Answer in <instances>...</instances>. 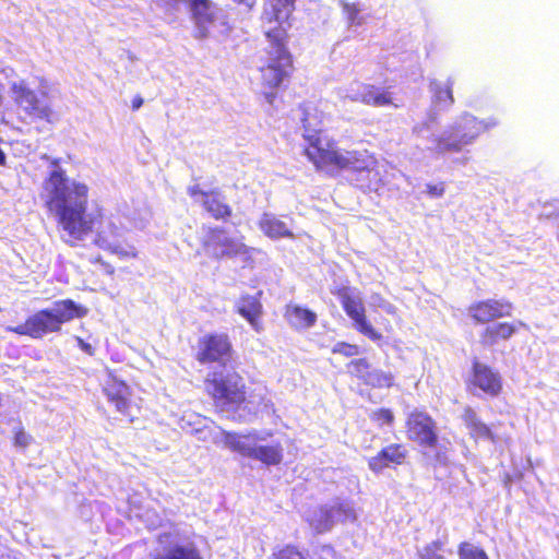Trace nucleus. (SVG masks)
I'll return each mask as SVG.
<instances>
[{
  "instance_id": "7c9ffc66",
  "label": "nucleus",
  "mask_w": 559,
  "mask_h": 559,
  "mask_svg": "<svg viewBox=\"0 0 559 559\" xmlns=\"http://www.w3.org/2000/svg\"><path fill=\"white\" fill-rule=\"evenodd\" d=\"M348 372L365 381L371 368L366 359H353L348 365Z\"/></svg>"
},
{
  "instance_id": "f03ea898",
  "label": "nucleus",
  "mask_w": 559,
  "mask_h": 559,
  "mask_svg": "<svg viewBox=\"0 0 559 559\" xmlns=\"http://www.w3.org/2000/svg\"><path fill=\"white\" fill-rule=\"evenodd\" d=\"M297 0H269L270 12L265 13L269 23L276 22L264 31L267 45L259 57V84L266 103L273 105L278 92L287 86L295 72V58L289 50L288 28Z\"/></svg>"
},
{
  "instance_id": "f3484780",
  "label": "nucleus",
  "mask_w": 559,
  "mask_h": 559,
  "mask_svg": "<svg viewBox=\"0 0 559 559\" xmlns=\"http://www.w3.org/2000/svg\"><path fill=\"white\" fill-rule=\"evenodd\" d=\"M284 318L294 330H308L316 325L318 314L306 306L288 302L284 308Z\"/></svg>"
},
{
  "instance_id": "4c0bfd02",
  "label": "nucleus",
  "mask_w": 559,
  "mask_h": 559,
  "mask_svg": "<svg viewBox=\"0 0 559 559\" xmlns=\"http://www.w3.org/2000/svg\"><path fill=\"white\" fill-rule=\"evenodd\" d=\"M32 441V437L27 435L23 429L15 432L14 444L16 447L26 448Z\"/></svg>"
},
{
  "instance_id": "f704fd0d",
  "label": "nucleus",
  "mask_w": 559,
  "mask_h": 559,
  "mask_svg": "<svg viewBox=\"0 0 559 559\" xmlns=\"http://www.w3.org/2000/svg\"><path fill=\"white\" fill-rule=\"evenodd\" d=\"M442 550V546L440 543H432L424 549L423 558L424 559H442V555L440 554Z\"/></svg>"
},
{
  "instance_id": "a18cd8bd",
  "label": "nucleus",
  "mask_w": 559,
  "mask_h": 559,
  "mask_svg": "<svg viewBox=\"0 0 559 559\" xmlns=\"http://www.w3.org/2000/svg\"><path fill=\"white\" fill-rule=\"evenodd\" d=\"M83 349H90V345H85Z\"/></svg>"
},
{
  "instance_id": "9d476101",
  "label": "nucleus",
  "mask_w": 559,
  "mask_h": 559,
  "mask_svg": "<svg viewBox=\"0 0 559 559\" xmlns=\"http://www.w3.org/2000/svg\"><path fill=\"white\" fill-rule=\"evenodd\" d=\"M356 519L357 514L352 502L335 500L313 510L308 521L317 532L323 533L330 531L336 523L354 522Z\"/></svg>"
},
{
  "instance_id": "7ed1b4c3",
  "label": "nucleus",
  "mask_w": 559,
  "mask_h": 559,
  "mask_svg": "<svg viewBox=\"0 0 559 559\" xmlns=\"http://www.w3.org/2000/svg\"><path fill=\"white\" fill-rule=\"evenodd\" d=\"M305 142L302 153L317 173L335 177L343 171L370 173L377 166L374 154L367 148L345 150L326 132Z\"/></svg>"
},
{
  "instance_id": "dca6fc26",
  "label": "nucleus",
  "mask_w": 559,
  "mask_h": 559,
  "mask_svg": "<svg viewBox=\"0 0 559 559\" xmlns=\"http://www.w3.org/2000/svg\"><path fill=\"white\" fill-rule=\"evenodd\" d=\"M301 112L300 122L302 127V139L305 142L313 135H321L325 131L321 128L324 120V112L313 103L305 102L298 106Z\"/></svg>"
},
{
  "instance_id": "6ab92c4d",
  "label": "nucleus",
  "mask_w": 559,
  "mask_h": 559,
  "mask_svg": "<svg viewBox=\"0 0 559 559\" xmlns=\"http://www.w3.org/2000/svg\"><path fill=\"white\" fill-rule=\"evenodd\" d=\"M473 382L476 386L491 396L498 395L502 388L501 377L499 373L479 361L474 362Z\"/></svg>"
},
{
  "instance_id": "473e14b6",
  "label": "nucleus",
  "mask_w": 559,
  "mask_h": 559,
  "mask_svg": "<svg viewBox=\"0 0 559 559\" xmlns=\"http://www.w3.org/2000/svg\"><path fill=\"white\" fill-rule=\"evenodd\" d=\"M343 12L350 24H361V17L359 16L360 9L356 3H344Z\"/></svg>"
},
{
  "instance_id": "e433bc0d",
  "label": "nucleus",
  "mask_w": 559,
  "mask_h": 559,
  "mask_svg": "<svg viewBox=\"0 0 559 559\" xmlns=\"http://www.w3.org/2000/svg\"><path fill=\"white\" fill-rule=\"evenodd\" d=\"M426 191L430 197L440 198L444 194L445 187L443 182L428 183L426 186Z\"/></svg>"
},
{
  "instance_id": "a211bd4d",
  "label": "nucleus",
  "mask_w": 559,
  "mask_h": 559,
  "mask_svg": "<svg viewBox=\"0 0 559 559\" xmlns=\"http://www.w3.org/2000/svg\"><path fill=\"white\" fill-rule=\"evenodd\" d=\"M352 100L372 107H399L390 88H381L373 84H362V92L353 96Z\"/></svg>"
},
{
  "instance_id": "39448f33",
  "label": "nucleus",
  "mask_w": 559,
  "mask_h": 559,
  "mask_svg": "<svg viewBox=\"0 0 559 559\" xmlns=\"http://www.w3.org/2000/svg\"><path fill=\"white\" fill-rule=\"evenodd\" d=\"M87 312L88 309L83 305L72 299H62L56 301L52 308L39 310L9 330L19 335L40 338L48 333L60 331L63 323L83 318Z\"/></svg>"
},
{
  "instance_id": "cd10ccee",
  "label": "nucleus",
  "mask_w": 559,
  "mask_h": 559,
  "mask_svg": "<svg viewBox=\"0 0 559 559\" xmlns=\"http://www.w3.org/2000/svg\"><path fill=\"white\" fill-rule=\"evenodd\" d=\"M203 349H230V343L226 334H209L201 341Z\"/></svg>"
},
{
  "instance_id": "58836bf2",
  "label": "nucleus",
  "mask_w": 559,
  "mask_h": 559,
  "mask_svg": "<svg viewBox=\"0 0 559 559\" xmlns=\"http://www.w3.org/2000/svg\"><path fill=\"white\" fill-rule=\"evenodd\" d=\"M143 103H144V100L140 95L134 96L131 102L132 109L133 110L140 109L141 106L143 105Z\"/></svg>"
},
{
  "instance_id": "393cba45",
  "label": "nucleus",
  "mask_w": 559,
  "mask_h": 559,
  "mask_svg": "<svg viewBox=\"0 0 559 559\" xmlns=\"http://www.w3.org/2000/svg\"><path fill=\"white\" fill-rule=\"evenodd\" d=\"M453 80L448 79L444 82L431 80L429 88L432 94V102L438 106L449 107L454 103L453 97Z\"/></svg>"
},
{
  "instance_id": "a19ab883",
  "label": "nucleus",
  "mask_w": 559,
  "mask_h": 559,
  "mask_svg": "<svg viewBox=\"0 0 559 559\" xmlns=\"http://www.w3.org/2000/svg\"><path fill=\"white\" fill-rule=\"evenodd\" d=\"M234 1L237 2V3H243V4L248 5V7H252L253 3H254V0H234Z\"/></svg>"
},
{
  "instance_id": "b1692460",
  "label": "nucleus",
  "mask_w": 559,
  "mask_h": 559,
  "mask_svg": "<svg viewBox=\"0 0 559 559\" xmlns=\"http://www.w3.org/2000/svg\"><path fill=\"white\" fill-rule=\"evenodd\" d=\"M516 332V324L499 322L487 326L481 335L480 342L484 346H493L501 341L509 340Z\"/></svg>"
},
{
  "instance_id": "412c9836",
  "label": "nucleus",
  "mask_w": 559,
  "mask_h": 559,
  "mask_svg": "<svg viewBox=\"0 0 559 559\" xmlns=\"http://www.w3.org/2000/svg\"><path fill=\"white\" fill-rule=\"evenodd\" d=\"M406 450L401 444H390L382 449L376 456L370 457L369 468L380 473L390 464H402L406 457Z\"/></svg>"
},
{
  "instance_id": "aec40b11",
  "label": "nucleus",
  "mask_w": 559,
  "mask_h": 559,
  "mask_svg": "<svg viewBox=\"0 0 559 559\" xmlns=\"http://www.w3.org/2000/svg\"><path fill=\"white\" fill-rule=\"evenodd\" d=\"M104 392L108 401L116 406L118 412L121 414L128 413L130 397L129 386L124 382L118 381L110 371L108 380L104 384Z\"/></svg>"
},
{
  "instance_id": "c03bdc74",
  "label": "nucleus",
  "mask_w": 559,
  "mask_h": 559,
  "mask_svg": "<svg viewBox=\"0 0 559 559\" xmlns=\"http://www.w3.org/2000/svg\"><path fill=\"white\" fill-rule=\"evenodd\" d=\"M112 359H115V360H119V359H120V358H119V353H116V355H115V357H112Z\"/></svg>"
},
{
  "instance_id": "6e6552de",
  "label": "nucleus",
  "mask_w": 559,
  "mask_h": 559,
  "mask_svg": "<svg viewBox=\"0 0 559 559\" xmlns=\"http://www.w3.org/2000/svg\"><path fill=\"white\" fill-rule=\"evenodd\" d=\"M345 311L346 316L353 321L356 330L371 341H380L382 334L378 332L366 316V308L362 299L348 286H340L334 292Z\"/></svg>"
},
{
  "instance_id": "2eb2a0df",
  "label": "nucleus",
  "mask_w": 559,
  "mask_h": 559,
  "mask_svg": "<svg viewBox=\"0 0 559 559\" xmlns=\"http://www.w3.org/2000/svg\"><path fill=\"white\" fill-rule=\"evenodd\" d=\"M16 104L33 120H44L53 123L57 120L55 110L47 104H43L37 95L27 88H21L16 93Z\"/></svg>"
},
{
  "instance_id": "4be33fe9",
  "label": "nucleus",
  "mask_w": 559,
  "mask_h": 559,
  "mask_svg": "<svg viewBox=\"0 0 559 559\" xmlns=\"http://www.w3.org/2000/svg\"><path fill=\"white\" fill-rule=\"evenodd\" d=\"M260 295L261 293H258V296L242 295L237 304V312L257 331L262 329L260 318L263 312V307L260 301Z\"/></svg>"
},
{
  "instance_id": "a878e982",
  "label": "nucleus",
  "mask_w": 559,
  "mask_h": 559,
  "mask_svg": "<svg viewBox=\"0 0 559 559\" xmlns=\"http://www.w3.org/2000/svg\"><path fill=\"white\" fill-rule=\"evenodd\" d=\"M463 419L469 429L472 437L476 439L479 438L493 440L491 430L487 427V425L478 419L476 413L473 409L466 408L463 415Z\"/></svg>"
},
{
  "instance_id": "f257e3e1",
  "label": "nucleus",
  "mask_w": 559,
  "mask_h": 559,
  "mask_svg": "<svg viewBox=\"0 0 559 559\" xmlns=\"http://www.w3.org/2000/svg\"><path fill=\"white\" fill-rule=\"evenodd\" d=\"M52 170L43 181L41 198L45 207L55 216L58 228L67 235L66 243L78 246L95 233L94 243L120 259H135L136 248L126 241L124 229L114 222H105L103 209L88 212L90 188L71 180L60 167V158L49 162Z\"/></svg>"
},
{
  "instance_id": "ddd939ff",
  "label": "nucleus",
  "mask_w": 559,
  "mask_h": 559,
  "mask_svg": "<svg viewBox=\"0 0 559 559\" xmlns=\"http://www.w3.org/2000/svg\"><path fill=\"white\" fill-rule=\"evenodd\" d=\"M513 309V304L506 298H487L471 304L467 313L475 324H487L511 317Z\"/></svg>"
},
{
  "instance_id": "37998d69",
  "label": "nucleus",
  "mask_w": 559,
  "mask_h": 559,
  "mask_svg": "<svg viewBox=\"0 0 559 559\" xmlns=\"http://www.w3.org/2000/svg\"><path fill=\"white\" fill-rule=\"evenodd\" d=\"M378 297H379V299H380L379 306H383V304L385 302V300H384L382 297H380L379 295H378Z\"/></svg>"
},
{
  "instance_id": "79ce46f5",
  "label": "nucleus",
  "mask_w": 559,
  "mask_h": 559,
  "mask_svg": "<svg viewBox=\"0 0 559 559\" xmlns=\"http://www.w3.org/2000/svg\"><path fill=\"white\" fill-rule=\"evenodd\" d=\"M223 431H224V430H222V431L219 432V436H216V439H219V441L225 445L224 440H223V436H222V432H223Z\"/></svg>"
},
{
  "instance_id": "1a4fd4ad",
  "label": "nucleus",
  "mask_w": 559,
  "mask_h": 559,
  "mask_svg": "<svg viewBox=\"0 0 559 559\" xmlns=\"http://www.w3.org/2000/svg\"><path fill=\"white\" fill-rule=\"evenodd\" d=\"M151 556L152 559H202L194 543L182 538L176 528L157 535V547Z\"/></svg>"
},
{
  "instance_id": "2f4dec72",
  "label": "nucleus",
  "mask_w": 559,
  "mask_h": 559,
  "mask_svg": "<svg viewBox=\"0 0 559 559\" xmlns=\"http://www.w3.org/2000/svg\"><path fill=\"white\" fill-rule=\"evenodd\" d=\"M370 418L376 421L379 426L392 425L394 421V415L390 409L381 408L374 411Z\"/></svg>"
},
{
  "instance_id": "f8f14e48",
  "label": "nucleus",
  "mask_w": 559,
  "mask_h": 559,
  "mask_svg": "<svg viewBox=\"0 0 559 559\" xmlns=\"http://www.w3.org/2000/svg\"><path fill=\"white\" fill-rule=\"evenodd\" d=\"M187 193L215 221L227 222L233 207L219 189L204 190L199 183L188 187Z\"/></svg>"
},
{
  "instance_id": "c756f323",
  "label": "nucleus",
  "mask_w": 559,
  "mask_h": 559,
  "mask_svg": "<svg viewBox=\"0 0 559 559\" xmlns=\"http://www.w3.org/2000/svg\"><path fill=\"white\" fill-rule=\"evenodd\" d=\"M459 557L460 559H489L481 548L466 542L460 545Z\"/></svg>"
},
{
  "instance_id": "72a5a7b5",
  "label": "nucleus",
  "mask_w": 559,
  "mask_h": 559,
  "mask_svg": "<svg viewBox=\"0 0 559 559\" xmlns=\"http://www.w3.org/2000/svg\"><path fill=\"white\" fill-rule=\"evenodd\" d=\"M139 516L146 523L150 530L162 525V518L155 510L147 509L142 514H139Z\"/></svg>"
},
{
  "instance_id": "4468645a",
  "label": "nucleus",
  "mask_w": 559,
  "mask_h": 559,
  "mask_svg": "<svg viewBox=\"0 0 559 559\" xmlns=\"http://www.w3.org/2000/svg\"><path fill=\"white\" fill-rule=\"evenodd\" d=\"M406 433L409 440L426 448L436 447L438 441L436 423L421 411H413L408 414Z\"/></svg>"
},
{
  "instance_id": "9b49d317",
  "label": "nucleus",
  "mask_w": 559,
  "mask_h": 559,
  "mask_svg": "<svg viewBox=\"0 0 559 559\" xmlns=\"http://www.w3.org/2000/svg\"><path fill=\"white\" fill-rule=\"evenodd\" d=\"M202 247L214 260L235 258L250 252V248L226 236V230L218 226L209 228L202 240Z\"/></svg>"
},
{
  "instance_id": "c9c22d12",
  "label": "nucleus",
  "mask_w": 559,
  "mask_h": 559,
  "mask_svg": "<svg viewBox=\"0 0 559 559\" xmlns=\"http://www.w3.org/2000/svg\"><path fill=\"white\" fill-rule=\"evenodd\" d=\"M275 556L276 559H304L302 555L294 547H286Z\"/></svg>"
},
{
  "instance_id": "423d86ee",
  "label": "nucleus",
  "mask_w": 559,
  "mask_h": 559,
  "mask_svg": "<svg viewBox=\"0 0 559 559\" xmlns=\"http://www.w3.org/2000/svg\"><path fill=\"white\" fill-rule=\"evenodd\" d=\"M225 447L242 457L259 461L264 465H278L284 457V447L278 441H267L269 432L252 430L248 433L222 432Z\"/></svg>"
},
{
  "instance_id": "20e7f679",
  "label": "nucleus",
  "mask_w": 559,
  "mask_h": 559,
  "mask_svg": "<svg viewBox=\"0 0 559 559\" xmlns=\"http://www.w3.org/2000/svg\"><path fill=\"white\" fill-rule=\"evenodd\" d=\"M229 352H199L201 362H218L223 365L221 371H213L205 380V388L214 401L215 407L222 413L237 408L246 400V385L243 379L236 372L227 370L226 361Z\"/></svg>"
},
{
  "instance_id": "c85d7f7f",
  "label": "nucleus",
  "mask_w": 559,
  "mask_h": 559,
  "mask_svg": "<svg viewBox=\"0 0 559 559\" xmlns=\"http://www.w3.org/2000/svg\"><path fill=\"white\" fill-rule=\"evenodd\" d=\"M364 383L374 388H390L393 384V377L391 373H385L378 369H371Z\"/></svg>"
},
{
  "instance_id": "bb28decb",
  "label": "nucleus",
  "mask_w": 559,
  "mask_h": 559,
  "mask_svg": "<svg viewBox=\"0 0 559 559\" xmlns=\"http://www.w3.org/2000/svg\"><path fill=\"white\" fill-rule=\"evenodd\" d=\"M190 9L198 25L204 26L213 23L215 20V14L211 10L209 0H191Z\"/></svg>"
},
{
  "instance_id": "5701e85b",
  "label": "nucleus",
  "mask_w": 559,
  "mask_h": 559,
  "mask_svg": "<svg viewBox=\"0 0 559 559\" xmlns=\"http://www.w3.org/2000/svg\"><path fill=\"white\" fill-rule=\"evenodd\" d=\"M258 225L261 231L271 239L295 238L294 233L288 228L286 223L274 214L263 213Z\"/></svg>"
},
{
  "instance_id": "0eeeda50",
  "label": "nucleus",
  "mask_w": 559,
  "mask_h": 559,
  "mask_svg": "<svg viewBox=\"0 0 559 559\" xmlns=\"http://www.w3.org/2000/svg\"><path fill=\"white\" fill-rule=\"evenodd\" d=\"M481 130V122L475 117L463 116L433 140L435 150L438 154L461 153L479 136Z\"/></svg>"
},
{
  "instance_id": "ea45409f",
  "label": "nucleus",
  "mask_w": 559,
  "mask_h": 559,
  "mask_svg": "<svg viewBox=\"0 0 559 559\" xmlns=\"http://www.w3.org/2000/svg\"><path fill=\"white\" fill-rule=\"evenodd\" d=\"M2 142V139L0 138V143ZM7 163V156L4 152L0 148V166H4Z\"/></svg>"
}]
</instances>
